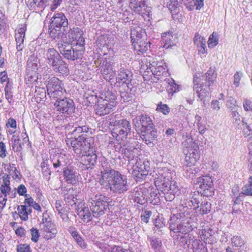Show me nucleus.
Segmentation results:
<instances>
[{"label": "nucleus", "mask_w": 252, "mask_h": 252, "mask_svg": "<svg viewBox=\"0 0 252 252\" xmlns=\"http://www.w3.org/2000/svg\"><path fill=\"white\" fill-rule=\"evenodd\" d=\"M169 223L170 230L174 233L187 234L192 230V226L188 221L183 222L180 219L175 216L171 217Z\"/></svg>", "instance_id": "nucleus-10"}, {"label": "nucleus", "mask_w": 252, "mask_h": 252, "mask_svg": "<svg viewBox=\"0 0 252 252\" xmlns=\"http://www.w3.org/2000/svg\"><path fill=\"white\" fill-rule=\"evenodd\" d=\"M242 193L247 196H252V187L249 183L244 186L242 189Z\"/></svg>", "instance_id": "nucleus-51"}, {"label": "nucleus", "mask_w": 252, "mask_h": 252, "mask_svg": "<svg viewBox=\"0 0 252 252\" xmlns=\"http://www.w3.org/2000/svg\"><path fill=\"white\" fill-rule=\"evenodd\" d=\"M157 110L162 112L164 114L166 115L169 112V107L166 104H161L157 106Z\"/></svg>", "instance_id": "nucleus-60"}, {"label": "nucleus", "mask_w": 252, "mask_h": 252, "mask_svg": "<svg viewBox=\"0 0 252 252\" xmlns=\"http://www.w3.org/2000/svg\"><path fill=\"white\" fill-rule=\"evenodd\" d=\"M80 162L83 164L87 166V168H92L96 163L97 155L95 153V151L92 147L89 151H87V153L81 154Z\"/></svg>", "instance_id": "nucleus-14"}, {"label": "nucleus", "mask_w": 252, "mask_h": 252, "mask_svg": "<svg viewBox=\"0 0 252 252\" xmlns=\"http://www.w3.org/2000/svg\"><path fill=\"white\" fill-rule=\"evenodd\" d=\"M232 243L236 247H240L244 244V240L239 236H234L231 238Z\"/></svg>", "instance_id": "nucleus-47"}, {"label": "nucleus", "mask_w": 252, "mask_h": 252, "mask_svg": "<svg viewBox=\"0 0 252 252\" xmlns=\"http://www.w3.org/2000/svg\"><path fill=\"white\" fill-rule=\"evenodd\" d=\"M198 170L197 168L186 166L184 168L183 175L187 178L193 179L196 176Z\"/></svg>", "instance_id": "nucleus-36"}, {"label": "nucleus", "mask_w": 252, "mask_h": 252, "mask_svg": "<svg viewBox=\"0 0 252 252\" xmlns=\"http://www.w3.org/2000/svg\"><path fill=\"white\" fill-rule=\"evenodd\" d=\"M6 147L2 142H0V157L3 158L5 157Z\"/></svg>", "instance_id": "nucleus-64"}, {"label": "nucleus", "mask_w": 252, "mask_h": 252, "mask_svg": "<svg viewBox=\"0 0 252 252\" xmlns=\"http://www.w3.org/2000/svg\"><path fill=\"white\" fill-rule=\"evenodd\" d=\"M160 180H170L172 179L171 172L167 167L163 168L158 171Z\"/></svg>", "instance_id": "nucleus-38"}, {"label": "nucleus", "mask_w": 252, "mask_h": 252, "mask_svg": "<svg viewBox=\"0 0 252 252\" xmlns=\"http://www.w3.org/2000/svg\"><path fill=\"white\" fill-rule=\"evenodd\" d=\"M64 200L68 205L71 206H74L75 208L81 203L82 200L77 198V195H75V191L72 189H69L64 194Z\"/></svg>", "instance_id": "nucleus-23"}, {"label": "nucleus", "mask_w": 252, "mask_h": 252, "mask_svg": "<svg viewBox=\"0 0 252 252\" xmlns=\"http://www.w3.org/2000/svg\"><path fill=\"white\" fill-rule=\"evenodd\" d=\"M133 77L132 73L125 68L122 65H120L118 70V79L119 81H121L123 83H127V82H131Z\"/></svg>", "instance_id": "nucleus-25"}, {"label": "nucleus", "mask_w": 252, "mask_h": 252, "mask_svg": "<svg viewBox=\"0 0 252 252\" xmlns=\"http://www.w3.org/2000/svg\"><path fill=\"white\" fill-rule=\"evenodd\" d=\"M49 0H32L29 3L30 8L36 12H42Z\"/></svg>", "instance_id": "nucleus-31"}, {"label": "nucleus", "mask_w": 252, "mask_h": 252, "mask_svg": "<svg viewBox=\"0 0 252 252\" xmlns=\"http://www.w3.org/2000/svg\"><path fill=\"white\" fill-rule=\"evenodd\" d=\"M52 161L55 168L63 170L67 168L68 160L65 155L60 154L54 157Z\"/></svg>", "instance_id": "nucleus-22"}, {"label": "nucleus", "mask_w": 252, "mask_h": 252, "mask_svg": "<svg viewBox=\"0 0 252 252\" xmlns=\"http://www.w3.org/2000/svg\"><path fill=\"white\" fill-rule=\"evenodd\" d=\"M133 124L136 130H141L148 127H151V126L154 125L151 118L145 114H141L136 116L133 119Z\"/></svg>", "instance_id": "nucleus-13"}, {"label": "nucleus", "mask_w": 252, "mask_h": 252, "mask_svg": "<svg viewBox=\"0 0 252 252\" xmlns=\"http://www.w3.org/2000/svg\"><path fill=\"white\" fill-rule=\"evenodd\" d=\"M212 230H208L207 232L205 231L203 234L204 242L208 244H212L216 241L215 237L212 234Z\"/></svg>", "instance_id": "nucleus-43"}, {"label": "nucleus", "mask_w": 252, "mask_h": 252, "mask_svg": "<svg viewBox=\"0 0 252 252\" xmlns=\"http://www.w3.org/2000/svg\"><path fill=\"white\" fill-rule=\"evenodd\" d=\"M168 84L169 85L168 89L169 93H174L179 91V85L175 83L174 80L172 79L169 82Z\"/></svg>", "instance_id": "nucleus-46"}, {"label": "nucleus", "mask_w": 252, "mask_h": 252, "mask_svg": "<svg viewBox=\"0 0 252 252\" xmlns=\"http://www.w3.org/2000/svg\"><path fill=\"white\" fill-rule=\"evenodd\" d=\"M124 157L127 158L129 161H132L133 160H135V159H133L134 156L133 154L131 153L127 149L125 150V152L124 153Z\"/></svg>", "instance_id": "nucleus-63"}, {"label": "nucleus", "mask_w": 252, "mask_h": 252, "mask_svg": "<svg viewBox=\"0 0 252 252\" xmlns=\"http://www.w3.org/2000/svg\"><path fill=\"white\" fill-rule=\"evenodd\" d=\"M219 43V38L217 33L213 32L211 34L208 41V46L210 48H214Z\"/></svg>", "instance_id": "nucleus-41"}, {"label": "nucleus", "mask_w": 252, "mask_h": 252, "mask_svg": "<svg viewBox=\"0 0 252 252\" xmlns=\"http://www.w3.org/2000/svg\"><path fill=\"white\" fill-rule=\"evenodd\" d=\"M68 230L76 243L81 249H85L87 248V243L85 242L84 239L81 236L79 232L74 227H70Z\"/></svg>", "instance_id": "nucleus-27"}, {"label": "nucleus", "mask_w": 252, "mask_h": 252, "mask_svg": "<svg viewBox=\"0 0 252 252\" xmlns=\"http://www.w3.org/2000/svg\"><path fill=\"white\" fill-rule=\"evenodd\" d=\"M64 179L68 184H75L78 179L77 173L73 169L67 167L63 170Z\"/></svg>", "instance_id": "nucleus-30"}, {"label": "nucleus", "mask_w": 252, "mask_h": 252, "mask_svg": "<svg viewBox=\"0 0 252 252\" xmlns=\"http://www.w3.org/2000/svg\"><path fill=\"white\" fill-rule=\"evenodd\" d=\"M69 41L62 37L57 43L58 48L64 58L75 61L82 59L85 52V39L83 37V32L78 28H73L68 32Z\"/></svg>", "instance_id": "nucleus-1"}, {"label": "nucleus", "mask_w": 252, "mask_h": 252, "mask_svg": "<svg viewBox=\"0 0 252 252\" xmlns=\"http://www.w3.org/2000/svg\"><path fill=\"white\" fill-rule=\"evenodd\" d=\"M149 69L154 75L159 76L166 72V66L161 62H153L149 65Z\"/></svg>", "instance_id": "nucleus-28"}, {"label": "nucleus", "mask_w": 252, "mask_h": 252, "mask_svg": "<svg viewBox=\"0 0 252 252\" xmlns=\"http://www.w3.org/2000/svg\"><path fill=\"white\" fill-rule=\"evenodd\" d=\"M162 42L164 44L163 47L165 48H169L174 45V42L172 40L173 35L172 33L164 32L161 35Z\"/></svg>", "instance_id": "nucleus-34"}, {"label": "nucleus", "mask_w": 252, "mask_h": 252, "mask_svg": "<svg viewBox=\"0 0 252 252\" xmlns=\"http://www.w3.org/2000/svg\"><path fill=\"white\" fill-rule=\"evenodd\" d=\"M32 238L31 240L34 242H37L39 237L38 230L34 228H32L30 230Z\"/></svg>", "instance_id": "nucleus-50"}, {"label": "nucleus", "mask_w": 252, "mask_h": 252, "mask_svg": "<svg viewBox=\"0 0 252 252\" xmlns=\"http://www.w3.org/2000/svg\"><path fill=\"white\" fill-rule=\"evenodd\" d=\"M90 209L94 217L99 218L103 215L108 208V197L97 194L92 198Z\"/></svg>", "instance_id": "nucleus-7"}, {"label": "nucleus", "mask_w": 252, "mask_h": 252, "mask_svg": "<svg viewBox=\"0 0 252 252\" xmlns=\"http://www.w3.org/2000/svg\"><path fill=\"white\" fill-rule=\"evenodd\" d=\"M5 96L8 102L11 103L12 101V93L8 87H5Z\"/></svg>", "instance_id": "nucleus-55"}, {"label": "nucleus", "mask_w": 252, "mask_h": 252, "mask_svg": "<svg viewBox=\"0 0 252 252\" xmlns=\"http://www.w3.org/2000/svg\"><path fill=\"white\" fill-rule=\"evenodd\" d=\"M26 28L23 27L15 31V38L16 42V49L18 51H22L25 47L24 38Z\"/></svg>", "instance_id": "nucleus-21"}, {"label": "nucleus", "mask_w": 252, "mask_h": 252, "mask_svg": "<svg viewBox=\"0 0 252 252\" xmlns=\"http://www.w3.org/2000/svg\"><path fill=\"white\" fill-rule=\"evenodd\" d=\"M140 131L141 138L147 144L151 143L157 137V131L154 125L151 127L144 128Z\"/></svg>", "instance_id": "nucleus-17"}, {"label": "nucleus", "mask_w": 252, "mask_h": 252, "mask_svg": "<svg viewBox=\"0 0 252 252\" xmlns=\"http://www.w3.org/2000/svg\"><path fill=\"white\" fill-rule=\"evenodd\" d=\"M183 3L186 5L189 10L191 11L194 9L197 3H195L194 0H182Z\"/></svg>", "instance_id": "nucleus-53"}, {"label": "nucleus", "mask_w": 252, "mask_h": 252, "mask_svg": "<svg viewBox=\"0 0 252 252\" xmlns=\"http://www.w3.org/2000/svg\"><path fill=\"white\" fill-rule=\"evenodd\" d=\"M217 73L215 67H210L208 71L203 75L202 82L199 84L200 79L195 77L193 80V91L197 94L200 100L209 96V91L216 80Z\"/></svg>", "instance_id": "nucleus-3"}, {"label": "nucleus", "mask_w": 252, "mask_h": 252, "mask_svg": "<svg viewBox=\"0 0 252 252\" xmlns=\"http://www.w3.org/2000/svg\"><path fill=\"white\" fill-rule=\"evenodd\" d=\"M45 58L48 64L51 67L62 59L59 53L54 48H49L46 51Z\"/></svg>", "instance_id": "nucleus-20"}, {"label": "nucleus", "mask_w": 252, "mask_h": 252, "mask_svg": "<svg viewBox=\"0 0 252 252\" xmlns=\"http://www.w3.org/2000/svg\"><path fill=\"white\" fill-rule=\"evenodd\" d=\"M18 215L20 219L23 220H28V213L26 211V205H21L17 207Z\"/></svg>", "instance_id": "nucleus-40"}, {"label": "nucleus", "mask_w": 252, "mask_h": 252, "mask_svg": "<svg viewBox=\"0 0 252 252\" xmlns=\"http://www.w3.org/2000/svg\"><path fill=\"white\" fill-rule=\"evenodd\" d=\"M68 25V20L63 13H55L49 26L50 36L55 40L62 38L67 34Z\"/></svg>", "instance_id": "nucleus-4"}, {"label": "nucleus", "mask_w": 252, "mask_h": 252, "mask_svg": "<svg viewBox=\"0 0 252 252\" xmlns=\"http://www.w3.org/2000/svg\"><path fill=\"white\" fill-rule=\"evenodd\" d=\"M105 252H130L128 250H123L121 247L118 246H113L106 250Z\"/></svg>", "instance_id": "nucleus-57"}, {"label": "nucleus", "mask_w": 252, "mask_h": 252, "mask_svg": "<svg viewBox=\"0 0 252 252\" xmlns=\"http://www.w3.org/2000/svg\"><path fill=\"white\" fill-rule=\"evenodd\" d=\"M243 107L246 111H252V102L250 99H246L243 102Z\"/></svg>", "instance_id": "nucleus-58"}, {"label": "nucleus", "mask_w": 252, "mask_h": 252, "mask_svg": "<svg viewBox=\"0 0 252 252\" xmlns=\"http://www.w3.org/2000/svg\"><path fill=\"white\" fill-rule=\"evenodd\" d=\"M198 185L204 191L211 188L213 185L212 178L207 176L200 177L197 178V182L195 183Z\"/></svg>", "instance_id": "nucleus-29"}, {"label": "nucleus", "mask_w": 252, "mask_h": 252, "mask_svg": "<svg viewBox=\"0 0 252 252\" xmlns=\"http://www.w3.org/2000/svg\"><path fill=\"white\" fill-rule=\"evenodd\" d=\"M102 67L101 72L104 78L109 81L114 79L116 76V70L114 69L113 64L106 63Z\"/></svg>", "instance_id": "nucleus-24"}, {"label": "nucleus", "mask_w": 252, "mask_h": 252, "mask_svg": "<svg viewBox=\"0 0 252 252\" xmlns=\"http://www.w3.org/2000/svg\"><path fill=\"white\" fill-rule=\"evenodd\" d=\"M46 88L48 94L51 98L60 99L66 94L63 83L57 77L50 79Z\"/></svg>", "instance_id": "nucleus-9"}, {"label": "nucleus", "mask_w": 252, "mask_h": 252, "mask_svg": "<svg viewBox=\"0 0 252 252\" xmlns=\"http://www.w3.org/2000/svg\"><path fill=\"white\" fill-rule=\"evenodd\" d=\"M199 54H204L207 52L206 40L203 39V42L197 45Z\"/></svg>", "instance_id": "nucleus-54"}, {"label": "nucleus", "mask_w": 252, "mask_h": 252, "mask_svg": "<svg viewBox=\"0 0 252 252\" xmlns=\"http://www.w3.org/2000/svg\"><path fill=\"white\" fill-rule=\"evenodd\" d=\"M66 129L68 130H71L69 132L74 136V137L81 134H85L89 131V127L86 125H83L81 121H78L73 123L72 125L71 124H68L66 126Z\"/></svg>", "instance_id": "nucleus-15"}, {"label": "nucleus", "mask_w": 252, "mask_h": 252, "mask_svg": "<svg viewBox=\"0 0 252 252\" xmlns=\"http://www.w3.org/2000/svg\"><path fill=\"white\" fill-rule=\"evenodd\" d=\"M231 116L233 119L234 122L236 124L239 125L241 122V117L239 115L238 109L234 110L231 111Z\"/></svg>", "instance_id": "nucleus-49"}, {"label": "nucleus", "mask_w": 252, "mask_h": 252, "mask_svg": "<svg viewBox=\"0 0 252 252\" xmlns=\"http://www.w3.org/2000/svg\"><path fill=\"white\" fill-rule=\"evenodd\" d=\"M203 39L206 40L204 37H201L199 33H196L193 38V41L194 44L197 46L198 44H199L201 42H203Z\"/></svg>", "instance_id": "nucleus-62"}, {"label": "nucleus", "mask_w": 252, "mask_h": 252, "mask_svg": "<svg viewBox=\"0 0 252 252\" xmlns=\"http://www.w3.org/2000/svg\"><path fill=\"white\" fill-rule=\"evenodd\" d=\"M57 110L61 113L71 115L75 112V107L73 100L68 97L57 99L55 103Z\"/></svg>", "instance_id": "nucleus-11"}, {"label": "nucleus", "mask_w": 252, "mask_h": 252, "mask_svg": "<svg viewBox=\"0 0 252 252\" xmlns=\"http://www.w3.org/2000/svg\"><path fill=\"white\" fill-rule=\"evenodd\" d=\"M60 62L57 63L56 65L52 66L53 70L56 72L62 74V75H67L68 74V70L66 66L65 62L61 59Z\"/></svg>", "instance_id": "nucleus-32"}, {"label": "nucleus", "mask_w": 252, "mask_h": 252, "mask_svg": "<svg viewBox=\"0 0 252 252\" xmlns=\"http://www.w3.org/2000/svg\"><path fill=\"white\" fill-rule=\"evenodd\" d=\"M149 242L152 248L155 252L160 251L162 247V242L160 239L153 236L149 238Z\"/></svg>", "instance_id": "nucleus-37"}, {"label": "nucleus", "mask_w": 252, "mask_h": 252, "mask_svg": "<svg viewBox=\"0 0 252 252\" xmlns=\"http://www.w3.org/2000/svg\"><path fill=\"white\" fill-rule=\"evenodd\" d=\"M17 192L20 195L25 196L27 197L28 194H26L27 192V189L25 185L21 184L19 185L17 189Z\"/></svg>", "instance_id": "nucleus-56"}, {"label": "nucleus", "mask_w": 252, "mask_h": 252, "mask_svg": "<svg viewBox=\"0 0 252 252\" xmlns=\"http://www.w3.org/2000/svg\"><path fill=\"white\" fill-rule=\"evenodd\" d=\"M175 182L170 180H160V183H155L156 185L159 187V189L164 194L169 192H176L177 186Z\"/></svg>", "instance_id": "nucleus-18"}, {"label": "nucleus", "mask_w": 252, "mask_h": 252, "mask_svg": "<svg viewBox=\"0 0 252 252\" xmlns=\"http://www.w3.org/2000/svg\"><path fill=\"white\" fill-rule=\"evenodd\" d=\"M42 224L40 225L41 229L46 232L52 233L54 236L57 233V230L53 228L51 218L47 212L43 213Z\"/></svg>", "instance_id": "nucleus-19"}, {"label": "nucleus", "mask_w": 252, "mask_h": 252, "mask_svg": "<svg viewBox=\"0 0 252 252\" xmlns=\"http://www.w3.org/2000/svg\"><path fill=\"white\" fill-rule=\"evenodd\" d=\"M100 183L102 185L108 184L110 190L117 194L125 193L129 188L126 176L109 168L101 171Z\"/></svg>", "instance_id": "nucleus-2"}, {"label": "nucleus", "mask_w": 252, "mask_h": 252, "mask_svg": "<svg viewBox=\"0 0 252 252\" xmlns=\"http://www.w3.org/2000/svg\"><path fill=\"white\" fill-rule=\"evenodd\" d=\"M30 247L27 244H21L17 246V252H32Z\"/></svg>", "instance_id": "nucleus-48"}, {"label": "nucleus", "mask_w": 252, "mask_h": 252, "mask_svg": "<svg viewBox=\"0 0 252 252\" xmlns=\"http://www.w3.org/2000/svg\"><path fill=\"white\" fill-rule=\"evenodd\" d=\"M211 209V204L207 201H203L200 205V213L202 215L209 213Z\"/></svg>", "instance_id": "nucleus-44"}, {"label": "nucleus", "mask_w": 252, "mask_h": 252, "mask_svg": "<svg viewBox=\"0 0 252 252\" xmlns=\"http://www.w3.org/2000/svg\"><path fill=\"white\" fill-rule=\"evenodd\" d=\"M183 143L185 147L184 153L186 155L184 165L191 167L200 158L199 146L191 137L188 138Z\"/></svg>", "instance_id": "nucleus-5"}, {"label": "nucleus", "mask_w": 252, "mask_h": 252, "mask_svg": "<svg viewBox=\"0 0 252 252\" xmlns=\"http://www.w3.org/2000/svg\"><path fill=\"white\" fill-rule=\"evenodd\" d=\"M136 161L135 166L134 169L139 170L140 172L148 174V171L150 169V166L148 161H137L136 158L135 159Z\"/></svg>", "instance_id": "nucleus-33"}, {"label": "nucleus", "mask_w": 252, "mask_h": 252, "mask_svg": "<svg viewBox=\"0 0 252 252\" xmlns=\"http://www.w3.org/2000/svg\"><path fill=\"white\" fill-rule=\"evenodd\" d=\"M30 67L28 64V66L27 68L26 75V79H27L31 83L37 81L38 79V77L36 74V72L35 70H30Z\"/></svg>", "instance_id": "nucleus-39"}, {"label": "nucleus", "mask_w": 252, "mask_h": 252, "mask_svg": "<svg viewBox=\"0 0 252 252\" xmlns=\"http://www.w3.org/2000/svg\"><path fill=\"white\" fill-rule=\"evenodd\" d=\"M226 105L230 111H232L237 109L238 105H237V101L235 98L232 96L227 97L226 102Z\"/></svg>", "instance_id": "nucleus-42"}, {"label": "nucleus", "mask_w": 252, "mask_h": 252, "mask_svg": "<svg viewBox=\"0 0 252 252\" xmlns=\"http://www.w3.org/2000/svg\"><path fill=\"white\" fill-rule=\"evenodd\" d=\"M115 126L112 131L113 137L119 141L125 140L131 134V127L129 121L126 119L115 120L110 122Z\"/></svg>", "instance_id": "nucleus-6"}, {"label": "nucleus", "mask_w": 252, "mask_h": 252, "mask_svg": "<svg viewBox=\"0 0 252 252\" xmlns=\"http://www.w3.org/2000/svg\"><path fill=\"white\" fill-rule=\"evenodd\" d=\"M145 32L140 28H136L132 30L130 34L131 41L132 44L139 41H142L145 39Z\"/></svg>", "instance_id": "nucleus-26"}, {"label": "nucleus", "mask_w": 252, "mask_h": 252, "mask_svg": "<svg viewBox=\"0 0 252 252\" xmlns=\"http://www.w3.org/2000/svg\"><path fill=\"white\" fill-rule=\"evenodd\" d=\"M243 73L240 71H237L234 75V85L238 87L239 86V83L242 77Z\"/></svg>", "instance_id": "nucleus-52"}, {"label": "nucleus", "mask_w": 252, "mask_h": 252, "mask_svg": "<svg viewBox=\"0 0 252 252\" xmlns=\"http://www.w3.org/2000/svg\"><path fill=\"white\" fill-rule=\"evenodd\" d=\"M93 140L89 137H87L86 134H81L70 142V146L72 147L74 153L81 155L82 154L87 153L93 147L91 142Z\"/></svg>", "instance_id": "nucleus-8"}, {"label": "nucleus", "mask_w": 252, "mask_h": 252, "mask_svg": "<svg viewBox=\"0 0 252 252\" xmlns=\"http://www.w3.org/2000/svg\"><path fill=\"white\" fill-rule=\"evenodd\" d=\"M132 45L134 50L136 51L138 54L145 53L148 49L149 46L148 45V43L145 40L140 42L139 41Z\"/></svg>", "instance_id": "nucleus-35"}, {"label": "nucleus", "mask_w": 252, "mask_h": 252, "mask_svg": "<svg viewBox=\"0 0 252 252\" xmlns=\"http://www.w3.org/2000/svg\"><path fill=\"white\" fill-rule=\"evenodd\" d=\"M151 215V211L148 210L145 211L143 215H142L141 216L142 220L145 223H148L149 221V218H150Z\"/></svg>", "instance_id": "nucleus-59"}, {"label": "nucleus", "mask_w": 252, "mask_h": 252, "mask_svg": "<svg viewBox=\"0 0 252 252\" xmlns=\"http://www.w3.org/2000/svg\"><path fill=\"white\" fill-rule=\"evenodd\" d=\"M11 141L13 142V145H12L13 149H14L15 147L17 146V151H18L19 150V148H21V144L19 143L20 139L18 137L13 135Z\"/></svg>", "instance_id": "nucleus-61"}, {"label": "nucleus", "mask_w": 252, "mask_h": 252, "mask_svg": "<svg viewBox=\"0 0 252 252\" xmlns=\"http://www.w3.org/2000/svg\"><path fill=\"white\" fill-rule=\"evenodd\" d=\"M132 175L137 182H141L144 180L148 175L146 173L140 172L139 170H133Z\"/></svg>", "instance_id": "nucleus-45"}, {"label": "nucleus", "mask_w": 252, "mask_h": 252, "mask_svg": "<svg viewBox=\"0 0 252 252\" xmlns=\"http://www.w3.org/2000/svg\"><path fill=\"white\" fill-rule=\"evenodd\" d=\"M116 103L114 95H112V97L109 100L105 99L99 101L95 108L96 114L102 116L110 113L116 105Z\"/></svg>", "instance_id": "nucleus-12"}, {"label": "nucleus", "mask_w": 252, "mask_h": 252, "mask_svg": "<svg viewBox=\"0 0 252 252\" xmlns=\"http://www.w3.org/2000/svg\"><path fill=\"white\" fill-rule=\"evenodd\" d=\"M77 215L79 218L84 222H89L93 219L92 213H91L89 208L85 206L83 201L78 204V205L75 208Z\"/></svg>", "instance_id": "nucleus-16"}]
</instances>
